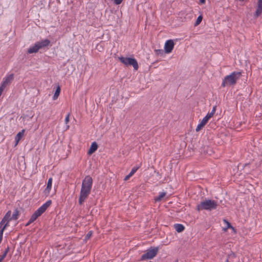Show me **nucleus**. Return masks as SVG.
Segmentation results:
<instances>
[{"mask_svg":"<svg viewBox=\"0 0 262 262\" xmlns=\"http://www.w3.org/2000/svg\"><path fill=\"white\" fill-rule=\"evenodd\" d=\"M92 178L90 176L85 177L84 179L83 180L79 199V203L80 204H83L90 194L92 186Z\"/></svg>","mask_w":262,"mask_h":262,"instance_id":"obj_1","label":"nucleus"},{"mask_svg":"<svg viewBox=\"0 0 262 262\" xmlns=\"http://www.w3.org/2000/svg\"><path fill=\"white\" fill-rule=\"evenodd\" d=\"M19 215V211L15 209L12 214L11 211H8L0 222V244L2 242L3 236V232L5 229L9 225L10 221L16 220Z\"/></svg>","mask_w":262,"mask_h":262,"instance_id":"obj_2","label":"nucleus"},{"mask_svg":"<svg viewBox=\"0 0 262 262\" xmlns=\"http://www.w3.org/2000/svg\"><path fill=\"white\" fill-rule=\"evenodd\" d=\"M241 76V73L239 72H232L224 78L222 83V86L225 87L235 84L237 80L240 78Z\"/></svg>","mask_w":262,"mask_h":262,"instance_id":"obj_3","label":"nucleus"},{"mask_svg":"<svg viewBox=\"0 0 262 262\" xmlns=\"http://www.w3.org/2000/svg\"><path fill=\"white\" fill-rule=\"evenodd\" d=\"M217 206V202L212 200L206 199L201 201L200 203L197 205L196 208L199 211L203 210L210 211L215 209Z\"/></svg>","mask_w":262,"mask_h":262,"instance_id":"obj_4","label":"nucleus"},{"mask_svg":"<svg viewBox=\"0 0 262 262\" xmlns=\"http://www.w3.org/2000/svg\"><path fill=\"white\" fill-rule=\"evenodd\" d=\"M51 203L52 201L51 200H49L47 201L45 203L42 204L32 214L27 225H28L31 223H33L34 221H35L37 219L38 217L40 216L47 209V208L51 205Z\"/></svg>","mask_w":262,"mask_h":262,"instance_id":"obj_5","label":"nucleus"},{"mask_svg":"<svg viewBox=\"0 0 262 262\" xmlns=\"http://www.w3.org/2000/svg\"><path fill=\"white\" fill-rule=\"evenodd\" d=\"M119 60L126 66H132L135 70L138 69V63L134 58L120 57Z\"/></svg>","mask_w":262,"mask_h":262,"instance_id":"obj_6","label":"nucleus"},{"mask_svg":"<svg viewBox=\"0 0 262 262\" xmlns=\"http://www.w3.org/2000/svg\"><path fill=\"white\" fill-rule=\"evenodd\" d=\"M159 251L158 247L151 248L147 250L145 254L142 255L141 259H150L153 258L157 254Z\"/></svg>","mask_w":262,"mask_h":262,"instance_id":"obj_7","label":"nucleus"},{"mask_svg":"<svg viewBox=\"0 0 262 262\" xmlns=\"http://www.w3.org/2000/svg\"><path fill=\"white\" fill-rule=\"evenodd\" d=\"M14 78L13 74H7L3 78V81L1 83L0 86L4 89H5L8 85H9Z\"/></svg>","mask_w":262,"mask_h":262,"instance_id":"obj_8","label":"nucleus"},{"mask_svg":"<svg viewBox=\"0 0 262 262\" xmlns=\"http://www.w3.org/2000/svg\"><path fill=\"white\" fill-rule=\"evenodd\" d=\"M39 48V50L51 46L50 40L48 39H45L36 42Z\"/></svg>","mask_w":262,"mask_h":262,"instance_id":"obj_9","label":"nucleus"},{"mask_svg":"<svg viewBox=\"0 0 262 262\" xmlns=\"http://www.w3.org/2000/svg\"><path fill=\"white\" fill-rule=\"evenodd\" d=\"M174 42L173 40L169 39L166 41L164 45L165 52L166 53H169L171 52L174 47Z\"/></svg>","mask_w":262,"mask_h":262,"instance_id":"obj_10","label":"nucleus"},{"mask_svg":"<svg viewBox=\"0 0 262 262\" xmlns=\"http://www.w3.org/2000/svg\"><path fill=\"white\" fill-rule=\"evenodd\" d=\"M52 181L53 179L52 178L49 179L47 186L43 190V194L46 196H48L50 194L52 186Z\"/></svg>","mask_w":262,"mask_h":262,"instance_id":"obj_11","label":"nucleus"},{"mask_svg":"<svg viewBox=\"0 0 262 262\" xmlns=\"http://www.w3.org/2000/svg\"><path fill=\"white\" fill-rule=\"evenodd\" d=\"M262 14V0L257 1V5L254 16L258 17Z\"/></svg>","mask_w":262,"mask_h":262,"instance_id":"obj_12","label":"nucleus"},{"mask_svg":"<svg viewBox=\"0 0 262 262\" xmlns=\"http://www.w3.org/2000/svg\"><path fill=\"white\" fill-rule=\"evenodd\" d=\"M38 51H39V48H38L36 42H35L33 45L30 46L28 48L27 52L29 54H32V53H36Z\"/></svg>","mask_w":262,"mask_h":262,"instance_id":"obj_13","label":"nucleus"},{"mask_svg":"<svg viewBox=\"0 0 262 262\" xmlns=\"http://www.w3.org/2000/svg\"><path fill=\"white\" fill-rule=\"evenodd\" d=\"M25 133V129L21 130L20 132L18 133L15 136V146H16L19 143V141L21 139V138L24 136Z\"/></svg>","mask_w":262,"mask_h":262,"instance_id":"obj_14","label":"nucleus"},{"mask_svg":"<svg viewBox=\"0 0 262 262\" xmlns=\"http://www.w3.org/2000/svg\"><path fill=\"white\" fill-rule=\"evenodd\" d=\"M223 222L226 225V226L223 228L224 231L226 232L228 228H231L234 233L236 232L235 228L231 225L230 223L228 221L224 220Z\"/></svg>","mask_w":262,"mask_h":262,"instance_id":"obj_15","label":"nucleus"},{"mask_svg":"<svg viewBox=\"0 0 262 262\" xmlns=\"http://www.w3.org/2000/svg\"><path fill=\"white\" fill-rule=\"evenodd\" d=\"M98 148V145L96 142H94L92 143L90 148L88 151V154L91 155L97 150Z\"/></svg>","mask_w":262,"mask_h":262,"instance_id":"obj_16","label":"nucleus"},{"mask_svg":"<svg viewBox=\"0 0 262 262\" xmlns=\"http://www.w3.org/2000/svg\"><path fill=\"white\" fill-rule=\"evenodd\" d=\"M139 168V166H135L133 167L131 171L129 172V173L124 178V181H127L128 180H129V178L131 177H132L134 174V173L137 171Z\"/></svg>","mask_w":262,"mask_h":262,"instance_id":"obj_17","label":"nucleus"},{"mask_svg":"<svg viewBox=\"0 0 262 262\" xmlns=\"http://www.w3.org/2000/svg\"><path fill=\"white\" fill-rule=\"evenodd\" d=\"M207 122H206L203 119L200 121V123L196 126V132L200 131L204 126L206 124Z\"/></svg>","mask_w":262,"mask_h":262,"instance_id":"obj_18","label":"nucleus"},{"mask_svg":"<svg viewBox=\"0 0 262 262\" xmlns=\"http://www.w3.org/2000/svg\"><path fill=\"white\" fill-rule=\"evenodd\" d=\"M176 230L178 232H181L184 230V226L180 224H176L174 225Z\"/></svg>","mask_w":262,"mask_h":262,"instance_id":"obj_19","label":"nucleus"},{"mask_svg":"<svg viewBox=\"0 0 262 262\" xmlns=\"http://www.w3.org/2000/svg\"><path fill=\"white\" fill-rule=\"evenodd\" d=\"M60 88L59 86H58L56 89V90L53 96V99L54 100H55L58 98V97L60 94Z\"/></svg>","mask_w":262,"mask_h":262,"instance_id":"obj_20","label":"nucleus"},{"mask_svg":"<svg viewBox=\"0 0 262 262\" xmlns=\"http://www.w3.org/2000/svg\"><path fill=\"white\" fill-rule=\"evenodd\" d=\"M166 195V192H160L159 196L155 198V200L156 202H159L162 200V199Z\"/></svg>","mask_w":262,"mask_h":262,"instance_id":"obj_21","label":"nucleus"},{"mask_svg":"<svg viewBox=\"0 0 262 262\" xmlns=\"http://www.w3.org/2000/svg\"><path fill=\"white\" fill-rule=\"evenodd\" d=\"M216 111V107L215 106H214L213 108H212V111L208 113L206 115V117H207L208 119H210L211 117H213V115L214 114L215 112Z\"/></svg>","mask_w":262,"mask_h":262,"instance_id":"obj_22","label":"nucleus"},{"mask_svg":"<svg viewBox=\"0 0 262 262\" xmlns=\"http://www.w3.org/2000/svg\"><path fill=\"white\" fill-rule=\"evenodd\" d=\"M70 114H67L65 118V123L66 124V126H65L66 130H68L70 127L69 125L68 124L70 121Z\"/></svg>","mask_w":262,"mask_h":262,"instance_id":"obj_23","label":"nucleus"},{"mask_svg":"<svg viewBox=\"0 0 262 262\" xmlns=\"http://www.w3.org/2000/svg\"><path fill=\"white\" fill-rule=\"evenodd\" d=\"M203 17L202 15H200L198 16L195 23V26L199 25L201 22L202 21Z\"/></svg>","mask_w":262,"mask_h":262,"instance_id":"obj_24","label":"nucleus"},{"mask_svg":"<svg viewBox=\"0 0 262 262\" xmlns=\"http://www.w3.org/2000/svg\"><path fill=\"white\" fill-rule=\"evenodd\" d=\"M7 252H8V250H6L5 251V252L1 256V257H0V259L1 260V261H2L3 260V259L5 258V257L6 256V255L7 254Z\"/></svg>","mask_w":262,"mask_h":262,"instance_id":"obj_25","label":"nucleus"},{"mask_svg":"<svg viewBox=\"0 0 262 262\" xmlns=\"http://www.w3.org/2000/svg\"><path fill=\"white\" fill-rule=\"evenodd\" d=\"M92 231H90L85 236V239H88L89 238H90L91 237V236H92Z\"/></svg>","mask_w":262,"mask_h":262,"instance_id":"obj_26","label":"nucleus"},{"mask_svg":"<svg viewBox=\"0 0 262 262\" xmlns=\"http://www.w3.org/2000/svg\"><path fill=\"white\" fill-rule=\"evenodd\" d=\"M113 1L114 2V3L116 5L120 4L123 1V0H113Z\"/></svg>","mask_w":262,"mask_h":262,"instance_id":"obj_27","label":"nucleus"},{"mask_svg":"<svg viewBox=\"0 0 262 262\" xmlns=\"http://www.w3.org/2000/svg\"><path fill=\"white\" fill-rule=\"evenodd\" d=\"M4 90H5V89H4L3 88H2L0 86V97L1 96V95L3 93V92L4 91Z\"/></svg>","mask_w":262,"mask_h":262,"instance_id":"obj_28","label":"nucleus"},{"mask_svg":"<svg viewBox=\"0 0 262 262\" xmlns=\"http://www.w3.org/2000/svg\"><path fill=\"white\" fill-rule=\"evenodd\" d=\"M202 119H203L206 122H208V120H209V119H208L207 117H204Z\"/></svg>","mask_w":262,"mask_h":262,"instance_id":"obj_29","label":"nucleus"},{"mask_svg":"<svg viewBox=\"0 0 262 262\" xmlns=\"http://www.w3.org/2000/svg\"><path fill=\"white\" fill-rule=\"evenodd\" d=\"M200 3L203 4H205L206 2V0H200Z\"/></svg>","mask_w":262,"mask_h":262,"instance_id":"obj_30","label":"nucleus"},{"mask_svg":"<svg viewBox=\"0 0 262 262\" xmlns=\"http://www.w3.org/2000/svg\"><path fill=\"white\" fill-rule=\"evenodd\" d=\"M174 262H178V260H176V261H175Z\"/></svg>","mask_w":262,"mask_h":262,"instance_id":"obj_31","label":"nucleus"},{"mask_svg":"<svg viewBox=\"0 0 262 262\" xmlns=\"http://www.w3.org/2000/svg\"><path fill=\"white\" fill-rule=\"evenodd\" d=\"M0 262H2L1 260L0 259Z\"/></svg>","mask_w":262,"mask_h":262,"instance_id":"obj_32","label":"nucleus"}]
</instances>
